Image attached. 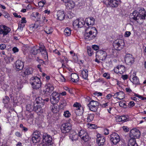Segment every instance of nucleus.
Masks as SVG:
<instances>
[{
  "instance_id": "nucleus-1",
  "label": "nucleus",
  "mask_w": 146,
  "mask_h": 146,
  "mask_svg": "<svg viewBox=\"0 0 146 146\" xmlns=\"http://www.w3.org/2000/svg\"><path fill=\"white\" fill-rule=\"evenodd\" d=\"M97 33V30L95 27H88L85 30L84 38L87 40H92L96 37Z\"/></svg>"
},
{
  "instance_id": "nucleus-2",
  "label": "nucleus",
  "mask_w": 146,
  "mask_h": 146,
  "mask_svg": "<svg viewBox=\"0 0 146 146\" xmlns=\"http://www.w3.org/2000/svg\"><path fill=\"white\" fill-rule=\"evenodd\" d=\"M30 83L34 89H39L41 86V82L40 78L37 76L32 77L30 79Z\"/></svg>"
},
{
  "instance_id": "nucleus-3",
  "label": "nucleus",
  "mask_w": 146,
  "mask_h": 146,
  "mask_svg": "<svg viewBox=\"0 0 146 146\" xmlns=\"http://www.w3.org/2000/svg\"><path fill=\"white\" fill-rule=\"evenodd\" d=\"M42 143L39 145V146H47L50 145L52 141V139L51 136L47 133H44L43 134Z\"/></svg>"
},
{
  "instance_id": "nucleus-4",
  "label": "nucleus",
  "mask_w": 146,
  "mask_h": 146,
  "mask_svg": "<svg viewBox=\"0 0 146 146\" xmlns=\"http://www.w3.org/2000/svg\"><path fill=\"white\" fill-rule=\"evenodd\" d=\"M87 106L91 111H96L97 110L98 106H99V103L97 102L92 99V100L87 104Z\"/></svg>"
},
{
  "instance_id": "nucleus-5",
  "label": "nucleus",
  "mask_w": 146,
  "mask_h": 146,
  "mask_svg": "<svg viewBox=\"0 0 146 146\" xmlns=\"http://www.w3.org/2000/svg\"><path fill=\"white\" fill-rule=\"evenodd\" d=\"M124 43V41L121 39H118L113 42V46L114 48L117 50H120L123 48Z\"/></svg>"
},
{
  "instance_id": "nucleus-6",
  "label": "nucleus",
  "mask_w": 146,
  "mask_h": 146,
  "mask_svg": "<svg viewBox=\"0 0 146 146\" xmlns=\"http://www.w3.org/2000/svg\"><path fill=\"white\" fill-rule=\"evenodd\" d=\"M140 136V133L138 129H133L130 131L129 136L130 139H134L139 138Z\"/></svg>"
},
{
  "instance_id": "nucleus-7",
  "label": "nucleus",
  "mask_w": 146,
  "mask_h": 146,
  "mask_svg": "<svg viewBox=\"0 0 146 146\" xmlns=\"http://www.w3.org/2000/svg\"><path fill=\"white\" fill-rule=\"evenodd\" d=\"M71 129V125L69 122L63 124L61 126V129L62 133H68Z\"/></svg>"
},
{
  "instance_id": "nucleus-8",
  "label": "nucleus",
  "mask_w": 146,
  "mask_h": 146,
  "mask_svg": "<svg viewBox=\"0 0 146 146\" xmlns=\"http://www.w3.org/2000/svg\"><path fill=\"white\" fill-rule=\"evenodd\" d=\"M59 100L60 95L56 92H54L50 96V101L53 104L57 103Z\"/></svg>"
},
{
  "instance_id": "nucleus-9",
  "label": "nucleus",
  "mask_w": 146,
  "mask_h": 146,
  "mask_svg": "<svg viewBox=\"0 0 146 146\" xmlns=\"http://www.w3.org/2000/svg\"><path fill=\"white\" fill-rule=\"evenodd\" d=\"M110 140L114 145H116L120 141V137L115 133H113L110 136Z\"/></svg>"
},
{
  "instance_id": "nucleus-10",
  "label": "nucleus",
  "mask_w": 146,
  "mask_h": 146,
  "mask_svg": "<svg viewBox=\"0 0 146 146\" xmlns=\"http://www.w3.org/2000/svg\"><path fill=\"white\" fill-rule=\"evenodd\" d=\"M40 132L38 131L34 132L32 135V140L33 143H37L40 141Z\"/></svg>"
},
{
  "instance_id": "nucleus-11",
  "label": "nucleus",
  "mask_w": 146,
  "mask_h": 146,
  "mask_svg": "<svg viewBox=\"0 0 146 146\" xmlns=\"http://www.w3.org/2000/svg\"><path fill=\"white\" fill-rule=\"evenodd\" d=\"M96 56L100 60L104 61L106 59L107 56V54L106 51L100 50L97 52Z\"/></svg>"
},
{
  "instance_id": "nucleus-12",
  "label": "nucleus",
  "mask_w": 146,
  "mask_h": 146,
  "mask_svg": "<svg viewBox=\"0 0 146 146\" xmlns=\"http://www.w3.org/2000/svg\"><path fill=\"white\" fill-rule=\"evenodd\" d=\"M125 61L127 64L131 65L134 62V58L131 54H128L125 55Z\"/></svg>"
},
{
  "instance_id": "nucleus-13",
  "label": "nucleus",
  "mask_w": 146,
  "mask_h": 146,
  "mask_svg": "<svg viewBox=\"0 0 146 146\" xmlns=\"http://www.w3.org/2000/svg\"><path fill=\"white\" fill-rule=\"evenodd\" d=\"M134 16L135 17H133L134 21H136L137 23H139L141 22L140 20L143 21V19L146 20V12L143 15L142 14L141 16H140V15L139 14H136L135 12L134 13Z\"/></svg>"
},
{
  "instance_id": "nucleus-14",
  "label": "nucleus",
  "mask_w": 146,
  "mask_h": 146,
  "mask_svg": "<svg viewBox=\"0 0 146 146\" xmlns=\"http://www.w3.org/2000/svg\"><path fill=\"white\" fill-rule=\"evenodd\" d=\"M9 28L5 25H0V34L3 35V36L7 35L9 32Z\"/></svg>"
},
{
  "instance_id": "nucleus-15",
  "label": "nucleus",
  "mask_w": 146,
  "mask_h": 146,
  "mask_svg": "<svg viewBox=\"0 0 146 146\" xmlns=\"http://www.w3.org/2000/svg\"><path fill=\"white\" fill-rule=\"evenodd\" d=\"M65 3V5L67 9H71L74 8L75 4L74 2L70 0H62Z\"/></svg>"
},
{
  "instance_id": "nucleus-16",
  "label": "nucleus",
  "mask_w": 146,
  "mask_h": 146,
  "mask_svg": "<svg viewBox=\"0 0 146 146\" xmlns=\"http://www.w3.org/2000/svg\"><path fill=\"white\" fill-rule=\"evenodd\" d=\"M115 72L120 74H123L125 71V67L123 65H119L114 69Z\"/></svg>"
},
{
  "instance_id": "nucleus-17",
  "label": "nucleus",
  "mask_w": 146,
  "mask_h": 146,
  "mask_svg": "<svg viewBox=\"0 0 146 146\" xmlns=\"http://www.w3.org/2000/svg\"><path fill=\"white\" fill-rule=\"evenodd\" d=\"M15 65L16 69L17 71L22 70L24 66V62L19 60L16 62Z\"/></svg>"
},
{
  "instance_id": "nucleus-18",
  "label": "nucleus",
  "mask_w": 146,
  "mask_h": 146,
  "mask_svg": "<svg viewBox=\"0 0 146 146\" xmlns=\"http://www.w3.org/2000/svg\"><path fill=\"white\" fill-rule=\"evenodd\" d=\"M135 12L136 14H139L140 15V16H141L142 14L143 15L146 12L144 9L143 8H141L139 10V12H137V11H135L133 12V13L132 14V15H130V19L131 20H134V19L133 18V17H135V16H134V13Z\"/></svg>"
},
{
  "instance_id": "nucleus-19",
  "label": "nucleus",
  "mask_w": 146,
  "mask_h": 146,
  "mask_svg": "<svg viewBox=\"0 0 146 146\" xmlns=\"http://www.w3.org/2000/svg\"><path fill=\"white\" fill-rule=\"evenodd\" d=\"M74 107H76L77 108L76 110L77 111H79L80 112V114H81L82 113L84 112V108L83 107L81 106L79 103L77 102L75 103L73 105Z\"/></svg>"
},
{
  "instance_id": "nucleus-20",
  "label": "nucleus",
  "mask_w": 146,
  "mask_h": 146,
  "mask_svg": "<svg viewBox=\"0 0 146 146\" xmlns=\"http://www.w3.org/2000/svg\"><path fill=\"white\" fill-rule=\"evenodd\" d=\"M57 19L60 21L63 20L65 18V14L64 12L61 11H58L57 13Z\"/></svg>"
},
{
  "instance_id": "nucleus-21",
  "label": "nucleus",
  "mask_w": 146,
  "mask_h": 146,
  "mask_svg": "<svg viewBox=\"0 0 146 146\" xmlns=\"http://www.w3.org/2000/svg\"><path fill=\"white\" fill-rule=\"evenodd\" d=\"M94 19L92 17L86 18L85 19V22L86 23L87 25H93L94 23Z\"/></svg>"
},
{
  "instance_id": "nucleus-22",
  "label": "nucleus",
  "mask_w": 146,
  "mask_h": 146,
  "mask_svg": "<svg viewBox=\"0 0 146 146\" xmlns=\"http://www.w3.org/2000/svg\"><path fill=\"white\" fill-rule=\"evenodd\" d=\"M125 95V94L123 92H117L115 94L114 96L115 97V98L120 100L124 98Z\"/></svg>"
},
{
  "instance_id": "nucleus-23",
  "label": "nucleus",
  "mask_w": 146,
  "mask_h": 146,
  "mask_svg": "<svg viewBox=\"0 0 146 146\" xmlns=\"http://www.w3.org/2000/svg\"><path fill=\"white\" fill-rule=\"evenodd\" d=\"M118 1L117 0H108V4L112 7H116L118 6Z\"/></svg>"
},
{
  "instance_id": "nucleus-24",
  "label": "nucleus",
  "mask_w": 146,
  "mask_h": 146,
  "mask_svg": "<svg viewBox=\"0 0 146 146\" xmlns=\"http://www.w3.org/2000/svg\"><path fill=\"white\" fill-rule=\"evenodd\" d=\"M97 142L99 146H103L105 142V139L104 136H102L101 138H97Z\"/></svg>"
},
{
  "instance_id": "nucleus-25",
  "label": "nucleus",
  "mask_w": 146,
  "mask_h": 146,
  "mask_svg": "<svg viewBox=\"0 0 146 146\" xmlns=\"http://www.w3.org/2000/svg\"><path fill=\"white\" fill-rule=\"evenodd\" d=\"M71 78L72 81L74 82H77L79 80V76L76 73H72L71 74Z\"/></svg>"
},
{
  "instance_id": "nucleus-26",
  "label": "nucleus",
  "mask_w": 146,
  "mask_h": 146,
  "mask_svg": "<svg viewBox=\"0 0 146 146\" xmlns=\"http://www.w3.org/2000/svg\"><path fill=\"white\" fill-rule=\"evenodd\" d=\"M33 72V69L31 68H27L25 69L23 73L26 76L32 74Z\"/></svg>"
},
{
  "instance_id": "nucleus-27",
  "label": "nucleus",
  "mask_w": 146,
  "mask_h": 146,
  "mask_svg": "<svg viewBox=\"0 0 146 146\" xmlns=\"http://www.w3.org/2000/svg\"><path fill=\"white\" fill-rule=\"evenodd\" d=\"M78 135L75 132L70 134V138L72 141L77 140L78 138Z\"/></svg>"
},
{
  "instance_id": "nucleus-28",
  "label": "nucleus",
  "mask_w": 146,
  "mask_h": 146,
  "mask_svg": "<svg viewBox=\"0 0 146 146\" xmlns=\"http://www.w3.org/2000/svg\"><path fill=\"white\" fill-rule=\"evenodd\" d=\"M37 46H34L32 48L31 50V52L34 55H36L40 53V50L37 48Z\"/></svg>"
},
{
  "instance_id": "nucleus-29",
  "label": "nucleus",
  "mask_w": 146,
  "mask_h": 146,
  "mask_svg": "<svg viewBox=\"0 0 146 146\" xmlns=\"http://www.w3.org/2000/svg\"><path fill=\"white\" fill-rule=\"evenodd\" d=\"M82 76L83 78L86 79L88 76V71L86 69H83L81 72Z\"/></svg>"
},
{
  "instance_id": "nucleus-30",
  "label": "nucleus",
  "mask_w": 146,
  "mask_h": 146,
  "mask_svg": "<svg viewBox=\"0 0 146 146\" xmlns=\"http://www.w3.org/2000/svg\"><path fill=\"white\" fill-rule=\"evenodd\" d=\"M128 146H138L136 143L135 140L130 139L129 141Z\"/></svg>"
},
{
  "instance_id": "nucleus-31",
  "label": "nucleus",
  "mask_w": 146,
  "mask_h": 146,
  "mask_svg": "<svg viewBox=\"0 0 146 146\" xmlns=\"http://www.w3.org/2000/svg\"><path fill=\"white\" fill-rule=\"evenodd\" d=\"M59 109L57 105L55 104H53L51 111L54 113H57L58 112Z\"/></svg>"
},
{
  "instance_id": "nucleus-32",
  "label": "nucleus",
  "mask_w": 146,
  "mask_h": 146,
  "mask_svg": "<svg viewBox=\"0 0 146 146\" xmlns=\"http://www.w3.org/2000/svg\"><path fill=\"white\" fill-rule=\"evenodd\" d=\"M40 52L41 53L42 55L43 56L44 58L45 59H47L48 58V56L47 52L46 50V48L44 49L40 50Z\"/></svg>"
},
{
  "instance_id": "nucleus-33",
  "label": "nucleus",
  "mask_w": 146,
  "mask_h": 146,
  "mask_svg": "<svg viewBox=\"0 0 146 146\" xmlns=\"http://www.w3.org/2000/svg\"><path fill=\"white\" fill-rule=\"evenodd\" d=\"M5 97V98L3 100V102L5 104V106L8 108L9 107L8 103L9 102V98L8 96H6Z\"/></svg>"
},
{
  "instance_id": "nucleus-34",
  "label": "nucleus",
  "mask_w": 146,
  "mask_h": 146,
  "mask_svg": "<svg viewBox=\"0 0 146 146\" xmlns=\"http://www.w3.org/2000/svg\"><path fill=\"white\" fill-rule=\"evenodd\" d=\"M64 33L65 35L66 36H70L71 33L70 29L68 27L66 28L64 30Z\"/></svg>"
},
{
  "instance_id": "nucleus-35",
  "label": "nucleus",
  "mask_w": 146,
  "mask_h": 146,
  "mask_svg": "<svg viewBox=\"0 0 146 146\" xmlns=\"http://www.w3.org/2000/svg\"><path fill=\"white\" fill-rule=\"evenodd\" d=\"M48 86L47 85H46L45 86V88L43 90V94H45L46 95H49L51 93L50 91L49 90H48Z\"/></svg>"
},
{
  "instance_id": "nucleus-36",
  "label": "nucleus",
  "mask_w": 146,
  "mask_h": 146,
  "mask_svg": "<svg viewBox=\"0 0 146 146\" xmlns=\"http://www.w3.org/2000/svg\"><path fill=\"white\" fill-rule=\"evenodd\" d=\"M81 139L85 142H87L90 140V138L89 137L88 133H86L84 136H82Z\"/></svg>"
},
{
  "instance_id": "nucleus-37",
  "label": "nucleus",
  "mask_w": 146,
  "mask_h": 146,
  "mask_svg": "<svg viewBox=\"0 0 146 146\" xmlns=\"http://www.w3.org/2000/svg\"><path fill=\"white\" fill-rule=\"evenodd\" d=\"M44 31L47 34H50L52 33L53 29L51 27H46L45 28Z\"/></svg>"
},
{
  "instance_id": "nucleus-38",
  "label": "nucleus",
  "mask_w": 146,
  "mask_h": 146,
  "mask_svg": "<svg viewBox=\"0 0 146 146\" xmlns=\"http://www.w3.org/2000/svg\"><path fill=\"white\" fill-rule=\"evenodd\" d=\"M36 103L37 104H42L44 102V100L42 99L41 97H38L36 98L35 100Z\"/></svg>"
},
{
  "instance_id": "nucleus-39",
  "label": "nucleus",
  "mask_w": 146,
  "mask_h": 146,
  "mask_svg": "<svg viewBox=\"0 0 146 146\" xmlns=\"http://www.w3.org/2000/svg\"><path fill=\"white\" fill-rule=\"evenodd\" d=\"M133 83L134 84H140L139 80L137 76L134 77L133 78Z\"/></svg>"
},
{
  "instance_id": "nucleus-40",
  "label": "nucleus",
  "mask_w": 146,
  "mask_h": 146,
  "mask_svg": "<svg viewBox=\"0 0 146 146\" xmlns=\"http://www.w3.org/2000/svg\"><path fill=\"white\" fill-rule=\"evenodd\" d=\"M78 28L82 27L85 23V21L83 20H81L80 21L78 20Z\"/></svg>"
},
{
  "instance_id": "nucleus-41",
  "label": "nucleus",
  "mask_w": 146,
  "mask_h": 146,
  "mask_svg": "<svg viewBox=\"0 0 146 146\" xmlns=\"http://www.w3.org/2000/svg\"><path fill=\"white\" fill-rule=\"evenodd\" d=\"M35 104H34L33 110L36 112H39L41 110V107L39 105L35 106Z\"/></svg>"
},
{
  "instance_id": "nucleus-42",
  "label": "nucleus",
  "mask_w": 146,
  "mask_h": 146,
  "mask_svg": "<svg viewBox=\"0 0 146 146\" xmlns=\"http://www.w3.org/2000/svg\"><path fill=\"white\" fill-rule=\"evenodd\" d=\"M94 115L93 114H88L87 117L88 122H90L92 121L94 119Z\"/></svg>"
},
{
  "instance_id": "nucleus-43",
  "label": "nucleus",
  "mask_w": 146,
  "mask_h": 146,
  "mask_svg": "<svg viewBox=\"0 0 146 146\" xmlns=\"http://www.w3.org/2000/svg\"><path fill=\"white\" fill-rule=\"evenodd\" d=\"M47 86H48V90L50 91L51 92H52L54 89V87L52 84H51L50 83H48L47 85Z\"/></svg>"
},
{
  "instance_id": "nucleus-44",
  "label": "nucleus",
  "mask_w": 146,
  "mask_h": 146,
  "mask_svg": "<svg viewBox=\"0 0 146 146\" xmlns=\"http://www.w3.org/2000/svg\"><path fill=\"white\" fill-rule=\"evenodd\" d=\"M87 50L88 55L89 56H91L93 54V50L89 47H87Z\"/></svg>"
},
{
  "instance_id": "nucleus-45",
  "label": "nucleus",
  "mask_w": 146,
  "mask_h": 146,
  "mask_svg": "<svg viewBox=\"0 0 146 146\" xmlns=\"http://www.w3.org/2000/svg\"><path fill=\"white\" fill-rule=\"evenodd\" d=\"M17 83L18 85H19L20 86V88H21L23 87L22 86V84L23 83L22 80L19 77L17 79Z\"/></svg>"
},
{
  "instance_id": "nucleus-46",
  "label": "nucleus",
  "mask_w": 146,
  "mask_h": 146,
  "mask_svg": "<svg viewBox=\"0 0 146 146\" xmlns=\"http://www.w3.org/2000/svg\"><path fill=\"white\" fill-rule=\"evenodd\" d=\"M46 1L45 0L41 1L38 3V7H43L44 4L46 3Z\"/></svg>"
},
{
  "instance_id": "nucleus-47",
  "label": "nucleus",
  "mask_w": 146,
  "mask_h": 146,
  "mask_svg": "<svg viewBox=\"0 0 146 146\" xmlns=\"http://www.w3.org/2000/svg\"><path fill=\"white\" fill-rule=\"evenodd\" d=\"M33 16L35 17H37L38 19H40V15L37 12H35L33 13Z\"/></svg>"
},
{
  "instance_id": "nucleus-48",
  "label": "nucleus",
  "mask_w": 146,
  "mask_h": 146,
  "mask_svg": "<svg viewBox=\"0 0 146 146\" xmlns=\"http://www.w3.org/2000/svg\"><path fill=\"white\" fill-rule=\"evenodd\" d=\"M86 133H87L86 131L84 130H81L79 133V136L81 138L82 136H84Z\"/></svg>"
},
{
  "instance_id": "nucleus-49",
  "label": "nucleus",
  "mask_w": 146,
  "mask_h": 146,
  "mask_svg": "<svg viewBox=\"0 0 146 146\" xmlns=\"http://www.w3.org/2000/svg\"><path fill=\"white\" fill-rule=\"evenodd\" d=\"M119 105L120 107L124 108H126L127 106L125 102L123 101H120L119 102Z\"/></svg>"
},
{
  "instance_id": "nucleus-50",
  "label": "nucleus",
  "mask_w": 146,
  "mask_h": 146,
  "mask_svg": "<svg viewBox=\"0 0 146 146\" xmlns=\"http://www.w3.org/2000/svg\"><path fill=\"white\" fill-rule=\"evenodd\" d=\"M78 19H76L74 21L73 23V26L74 28L77 27L78 28Z\"/></svg>"
},
{
  "instance_id": "nucleus-51",
  "label": "nucleus",
  "mask_w": 146,
  "mask_h": 146,
  "mask_svg": "<svg viewBox=\"0 0 146 146\" xmlns=\"http://www.w3.org/2000/svg\"><path fill=\"white\" fill-rule=\"evenodd\" d=\"M63 115L65 117H69L70 115V114L69 111H67L64 112Z\"/></svg>"
},
{
  "instance_id": "nucleus-52",
  "label": "nucleus",
  "mask_w": 146,
  "mask_h": 146,
  "mask_svg": "<svg viewBox=\"0 0 146 146\" xmlns=\"http://www.w3.org/2000/svg\"><path fill=\"white\" fill-rule=\"evenodd\" d=\"M60 104L63 106H66L67 105L66 101L64 99L60 101Z\"/></svg>"
},
{
  "instance_id": "nucleus-53",
  "label": "nucleus",
  "mask_w": 146,
  "mask_h": 146,
  "mask_svg": "<svg viewBox=\"0 0 146 146\" xmlns=\"http://www.w3.org/2000/svg\"><path fill=\"white\" fill-rule=\"evenodd\" d=\"M39 50H42L44 49L45 48V47L44 46L42 43H39Z\"/></svg>"
},
{
  "instance_id": "nucleus-54",
  "label": "nucleus",
  "mask_w": 146,
  "mask_h": 146,
  "mask_svg": "<svg viewBox=\"0 0 146 146\" xmlns=\"http://www.w3.org/2000/svg\"><path fill=\"white\" fill-rule=\"evenodd\" d=\"M64 89L66 91L68 92L70 94H72V90L71 89L68 88L66 86L64 87Z\"/></svg>"
},
{
  "instance_id": "nucleus-55",
  "label": "nucleus",
  "mask_w": 146,
  "mask_h": 146,
  "mask_svg": "<svg viewBox=\"0 0 146 146\" xmlns=\"http://www.w3.org/2000/svg\"><path fill=\"white\" fill-rule=\"evenodd\" d=\"M122 121L123 122H125L126 121L127 119V117H126L125 115H123L121 116Z\"/></svg>"
},
{
  "instance_id": "nucleus-56",
  "label": "nucleus",
  "mask_w": 146,
  "mask_h": 146,
  "mask_svg": "<svg viewBox=\"0 0 146 146\" xmlns=\"http://www.w3.org/2000/svg\"><path fill=\"white\" fill-rule=\"evenodd\" d=\"M135 105V104L134 102L133 101H131L128 104L129 106V108H131L133 106Z\"/></svg>"
},
{
  "instance_id": "nucleus-57",
  "label": "nucleus",
  "mask_w": 146,
  "mask_h": 146,
  "mask_svg": "<svg viewBox=\"0 0 146 146\" xmlns=\"http://www.w3.org/2000/svg\"><path fill=\"white\" fill-rule=\"evenodd\" d=\"M92 48L95 50H97L99 49V46L97 45H92Z\"/></svg>"
},
{
  "instance_id": "nucleus-58",
  "label": "nucleus",
  "mask_w": 146,
  "mask_h": 146,
  "mask_svg": "<svg viewBox=\"0 0 146 146\" xmlns=\"http://www.w3.org/2000/svg\"><path fill=\"white\" fill-rule=\"evenodd\" d=\"M103 76L105 78H106L107 79H109L110 78V76L107 73H105L103 74Z\"/></svg>"
},
{
  "instance_id": "nucleus-59",
  "label": "nucleus",
  "mask_w": 146,
  "mask_h": 146,
  "mask_svg": "<svg viewBox=\"0 0 146 146\" xmlns=\"http://www.w3.org/2000/svg\"><path fill=\"white\" fill-rule=\"evenodd\" d=\"M116 121H117L120 122L122 121L121 116H117L116 117Z\"/></svg>"
},
{
  "instance_id": "nucleus-60",
  "label": "nucleus",
  "mask_w": 146,
  "mask_h": 146,
  "mask_svg": "<svg viewBox=\"0 0 146 146\" xmlns=\"http://www.w3.org/2000/svg\"><path fill=\"white\" fill-rule=\"evenodd\" d=\"M131 33L130 31H126L125 33V37H129L131 35Z\"/></svg>"
},
{
  "instance_id": "nucleus-61",
  "label": "nucleus",
  "mask_w": 146,
  "mask_h": 146,
  "mask_svg": "<svg viewBox=\"0 0 146 146\" xmlns=\"http://www.w3.org/2000/svg\"><path fill=\"white\" fill-rule=\"evenodd\" d=\"M128 77V76L127 75H122L121 77L122 78L125 80L127 79Z\"/></svg>"
},
{
  "instance_id": "nucleus-62",
  "label": "nucleus",
  "mask_w": 146,
  "mask_h": 146,
  "mask_svg": "<svg viewBox=\"0 0 146 146\" xmlns=\"http://www.w3.org/2000/svg\"><path fill=\"white\" fill-rule=\"evenodd\" d=\"M6 48V45L5 44H0V49L2 50Z\"/></svg>"
},
{
  "instance_id": "nucleus-63",
  "label": "nucleus",
  "mask_w": 146,
  "mask_h": 146,
  "mask_svg": "<svg viewBox=\"0 0 146 146\" xmlns=\"http://www.w3.org/2000/svg\"><path fill=\"white\" fill-rule=\"evenodd\" d=\"M13 51V52L15 53L19 51V49L16 47H14L12 49Z\"/></svg>"
},
{
  "instance_id": "nucleus-64",
  "label": "nucleus",
  "mask_w": 146,
  "mask_h": 146,
  "mask_svg": "<svg viewBox=\"0 0 146 146\" xmlns=\"http://www.w3.org/2000/svg\"><path fill=\"white\" fill-rule=\"evenodd\" d=\"M22 23H25L27 22V21L26 20V18L25 17H23L22 18L21 22Z\"/></svg>"
}]
</instances>
